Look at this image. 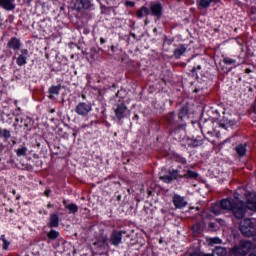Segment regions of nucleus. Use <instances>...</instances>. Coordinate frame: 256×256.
<instances>
[{"mask_svg": "<svg viewBox=\"0 0 256 256\" xmlns=\"http://www.w3.org/2000/svg\"><path fill=\"white\" fill-rule=\"evenodd\" d=\"M118 201H121V196H118Z\"/></svg>", "mask_w": 256, "mask_h": 256, "instance_id": "obj_44", "label": "nucleus"}, {"mask_svg": "<svg viewBox=\"0 0 256 256\" xmlns=\"http://www.w3.org/2000/svg\"><path fill=\"white\" fill-rule=\"evenodd\" d=\"M195 71H196V69H195V68H193V69H192V72H193V73H195Z\"/></svg>", "mask_w": 256, "mask_h": 256, "instance_id": "obj_43", "label": "nucleus"}, {"mask_svg": "<svg viewBox=\"0 0 256 256\" xmlns=\"http://www.w3.org/2000/svg\"><path fill=\"white\" fill-rule=\"evenodd\" d=\"M117 119H123L125 113H127V106L125 104H119L115 110Z\"/></svg>", "mask_w": 256, "mask_h": 256, "instance_id": "obj_10", "label": "nucleus"}, {"mask_svg": "<svg viewBox=\"0 0 256 256\" xmlns=\"http://www.w3.org/2000/svg\"><path fill=\"white\" fill-rule=\"evenodd\" d=\"M76 9H91V1L76 0Z\"/></svg>", "mask_w": 256, "mask_h": 256, "instance_id": "obj_11", "label": "nucleus"}, {"mask_svg": "<svg viewBox=\"0 0 256 256\" xmlns=\"http://www.w3.org/2000/svg\"><path fill=\"white\" fill-rule=\"evenodd\" d=\"M150 12L154 17H157L158 19L161 18V15H163V7L161 6V3H151Z\"/></svg>", "mask_w": 256, "mask_h": 256, "instance_id": "obj_5", "label": "nucleus"}, {"mask_svg": "<svg viewBox=\"0 0 256 256\" xmlns=\"http://www.w3.org/2000/svg\"><path fill=\"white\" fill-rule=\"evenodd\" d=\"M228 209H232L236 218H239V219H241L246 212L242 202H239L238 204H235V205H231V207Z\"/></svg>", "mask_w": 256, "mask_h": 256, "instance_id": "obj_4", "label": "nucleus"}, {"mask_svg": "<svg viewBox=\"0 0 256 256\" xmlns=\"http://www.w3.org/2000/svg\"><path fill=\"white\" fill-rule=\"evenodd\" d=\"M123 238V232L122 231H115L113 232L111 239H110V243H112V245H119L121 244V239Z\"/></svg>", "mask_w": 256, "mask_h": 256, "instance_id": "obj_9", "label": "nucleus"}, {"mask_svg": "<svg viewBox=\"0 0 256 256\" xmlns=\"http://www.w3.org/2000/svg\"><path fill=\"white\" fill-rule=\"evenodd\" d=\"M173 203L176 209H183V207L187 206V201H185V198L181 197L180 195H174Z\"/></svg>", "mask_w": 256, "mask_h": 256, "instance_id": "obj_7", "label": "nucleus"}, {"mask_svg": "<svg viewBox=\"0 0 256 256\" xmlns=\"http://www.w3.org/2000/svg\"><path fill=\"white\" fill-rule=\"evenodd\" d=\"M213 0H201L199 5H198V8L199 9H205L206 7H209V5H211V2Z\"/></svg>", "mask_w": 256, "mask_h": 256, "instance_id": "obj_20", "label": "nucleus"}, {"mask_svg": "<svg viewBox=\"0 0 256 256\" xmlns=\"http://www.w3.org/2000/svg\"><path fill=\"white\" fill-rule=\"evenodd\" d=\"M0 5L3 7V9H6L7 11H13V9H15V5H13V0H0Z\"/></svg>", "mask_w": 256, "mask_h": 256, "instance_id": "obj_13", "label": "nucleus"}, {"mask_svg": "<svg viewBox=\"0 0 256 256\" xmlns=\"http://www.w3.org/2000/svg\"><path fill=\"white\" fill-rule=\"evenodd\" d=\"M143 7H141L137 12H136V15L137 17H139L141 19V17H143Z\"/></svg>", "mask_w": 256, "mask_h": 256, "instance_id": "obj_31", "label": "nucleus"}, {"mask_svg": "<svg viewBox=\"0 0 256 256\" xmlns=\"http://www.w3.org/2000/svg\"><path fill=\"white\" fill-rule=\"evenodd\" d=\"M209 227H210V229H213L215 227V224L214 223H210Z\"/></svg>", "mask_w": 256, "mask_h": 256, "instance_id": "obj_36", "label": "nucleus"}, {"mask_svg": "<svg viewBox=\"0 0 256 256\" xmlns=\"http://www.w3.org/2000/svg\"><path fill=\"white\" fill-rule=\"evenodd\" d=\"M198 69H201V66H198Z\"/></svg>", "mask_w": 256, "mask_h": 256, "instance_id": "obj_47", "label": "nucleus"}, {"mask_svg": "<svg viewBox=\"0 0 256 256\" xmlns=\"http://www.w3.org/2000/svg\"><path fill=\"white\" fill-rule=\"evenodd\" d=\"M185 51H187V48H185V46H179L174 50V57H176V59H179V57H181V55H183Z\"/></svg>", "mask_w": 256, "mask_h": 256, "instance_id": "obj_17", "label": "nucleus"}, {"mask_svg": "<svg viewBox=\"0 0 256 256\" xmlns=\"http://www.w3.org/2000/svg\"><path fill=\"white\" fill-rule=\"evenodd\" d=\"M8 47L10 49H14V50H19L21 48V43L19 42V39L17 38H12L9 42H8Z\"/></svg>", "mask_w": 256, "mask_h": 256, "instance_id": "obj_14", "label": "nucleus"}, {"mask_svg": "<svg viewBox=\"0 0 256 256\" xmlns=\"http://www.w3.org/2000/svg\"><path fill=\"white\" fill-rule=\"evenodd\" d=\"M223 209H225V199H222L220 204L212 206V213H214V215H219Z\"/></svg>", "mask_w": 256, "mask_h": 256, "instance_id": "obj_12", "label": "nucleus"}, {"mask_svg": "<svg viewBox=\"0 0 256 256\" xmlns=\"http://www.w3.org/2000/svg\"><path fill=\"white\" fill-rule=\"evenodd\" d=\"M25 63H27V56L21 54L17 59V64L21 66L25 65Z\"/></svg>", "mask_w": 256, "mask_h": 256, "instance_id": "obj_24", "label": "nucleus"}, {"mask_svg": "<svg viewBox=\"0 0 256 256\" xmlns=\"http://www.w3.org/2000/svg\"><path fill=\"white\" fill-rule=\"evenodd\" d=\"M179 177V172L177 170H173L169 173V175L161 176V181H164V183H171V181L177 179Z\"/></svg>", "mask_w": 256, "mask_h": 256, "instance_id": "obj_8", "label": "nucleus"}, {"mask_svg": "<svg viewBox=\"0 0 256 256\" xmlns=\"http://www.w3.org/2000/svg\"><path fill=\"white\" fill-rule=\"evenodd\" d=\"M100 43L103 45V43H105V40L103 38H101Z\"/></svg>", "mask_w": 256, "mask_h": 256, "instance_id": "obj_38", "label": "nucleus"}, {"mask_svg": "<svg viewBox=\"0 0 256 256\" xmlns=\"http://www.w3.org/2000/svg\"><path fill=\"white\" fill-rule=\"evenodd\" d=\"M82 98H84V99H85V95H82Z\"/></svg>", "mask_w": 256, "mask_h": 256, "instance_id": "obj_46", "label": "nucleus"}, {"mask_svg": "<svg viewBox=\"0 0 256 256\" xmlns=\"http://www.w3.org/2000/svg\"><path fill=\"white\" fill-rule=\"evenodd\" d=\"M47 207H48V208H49V207H53V205H51V204H48V205H47Z\"/></svg>", "mask_w": 256, "mask_h": 256, "instance_id": "obj_41", "label": "nucleus"}, {"mask_svg": "<svg viewBox=\"0 0 256 256\" xmlns=\"http://www.w3.org/2000/svg\"><path fill=\"white\" fill-rule=\"evenodd\" d=\"M203 256H212L211 254H204Z\"/></svg>", "mask_w": 256, "mask_h": 256, "instance_id": "obj_42", "label": "nucleus"}, {"mask_svg": "<svg viewBox=\"0 0 256 256\" xmlns=\"http://www.w3.org/2000/svg\"><path fill=\"white\" fill-rule=\"evenodd\" d=\"M0 136L4 137V139H9L11 137V131L7 130V129H1L0 128Z\"/></svg>", "mask_w": 256, "mask_h": 256, "instance_id": "obj_23", "label": "nucleus"}, {"mask_svg": "<svg viewBox=\"0 0 256 256\" xmlns=\"http://www.w3.org/2000/svg\"><path fill=\"white\" fill-rule=\"evenodd\" d=\"M50 194H51V190H46V191L44 192V195H45L46 197H49Z\"/></svg>", "mask_w": 256, "mask_h": 256, "instance_id": "obj_34", "label": "nucleus"}, {"mask_svg": "<svg viewBox=\"0 0 256 256\" xmlns=\"http://www.w3.org/2000/svg\"><path fill=\"white\" fill-rule=\"evenodd\" d=\"M66 209H69L70 213H77L78 207L75 204L66 205Z\"/></svg>", "mask_w": 256, "mask_h": 256, "instance_id": "obj_26", "label": "nucleus"}, {"mask_svg": "<svg viewBox=\"0 0 256 256\" xmlns=\"http://www.w3.org/2000/svg\"><path fill=\"white\" fill-rule=\"evenodd\" d=\"M16 153L18 157L27 155V147L23 146L22 148H19Z\"/></svg>", "mask_w": 256, "mask_h": 256, "instance_id": "obj_25", "label": "nucleus"}, {"mask_svg": "<svg viewBox=\"0 0 256 256\" xmlns=\"http://www.w3.org/2000/svg\"><path fill=\"white\" fill-rule=\"evenodd\" d=\"M236 152L238 153L239 156H244L246 154V146L238 145L236 147Z\"/></svg>", "mask_w": 256, "mask_h": 256, "instance_id": "obj_21", "label": "nucleus"}, {"mask_svg": "<svg viewBox=\"0 0 256 256\" xmlns=\"http://www.w3.org/2000/svg\"><path fill=\"white\" fill-rule=\"evenodd\" d=\"M1 241H3V243H4L3 249H5V251H7L8 247H9V245H11V243H9V241H7V239H5V235H2Z\"/></svg>", "mask_w": 256, "mask_h": 256, "instance_id": "obj_28", "label": "nucleus"}, {"mask_svg": "<svg viewBox=\"0 0 256 256\" xmlns=\"http://www.w3.org/2000/svg\"><path fill=\"white\" fill-rule=\"evenodd\" d=\"M92 109L91 103L81 102L76 106V113L85 117Z\"/></svg>", "mask_w": 256, "mask_h": 256, "instance_id": "obj_3", "label": "nucleus"}, {"mask_svg": "<svg viewBox=\"0 0 256 256\" xmlns=\"http://www.w3.org/2000/svg\"><path fill=\"white\" fill-rule=\"evenodd\" d=\"M247 208L256 211V192L247 193Z\"/></svg>", "mask_w": 256, "mask_h": 256, "instance_id": "obj_6", "label": "nucleus"}, {"mask_svg": "<svg viewBox=\"0 0 256 256\" xmlns=\"http://www.w3.org/2000/svg\"><path fill=\"white\" fill-rule=\"evenodd\" d=\"M179 177H184L185 179H197L199 174L193 170H187L184 175H179Z\"/></svg>", "mask_w": 256, "mask_h": 256, "instance_id": "obj_15", "label": "nucleus"}, {"mask_svg": "<svg viewBox=\"0 0 256 256\" xmlns=\"http://www.w3.org/2000/svg\"><path fill=\"white\" fill-rule=\"evenodd\" d=\"M59 91H61V85L52 86L49 89V93L51 95H59Z\"/></svg>", "mask_w": 256, "mask_h": 256, "instance_id": "obj_19", "label": "nucleus"}, {"mask_svg": "<svg viewBox=\"0 0 256 256\" xmlns=\"http://www.w3.org/2000/svg\"><path fill=\"white\" fill-rule=\"evenodd\" d=\"M181 1V0H178V2Z\"/></svg>", "mask_w": 256, "mask_h": 256, "instance_id": "obj_48", "label": "nucleus"}, {"mask_svg": "<svg viewBox=\"0 0 256 256\" xmlns=\"http://www.w3.org/2000/svg\"><path fill=\"white\" fill-rule=\"evenodd\" d=\"M105 1H106V3H108V4H110V5H111V4L113 3V1H114V0H105Z\"/></svg>", "mask_w": 256, "mask_h": 256, "instance_id": "obj_37", "label": "nucleus"}, {"mask_svg": "<svg viewBox=\"0 0 256 256\" xmlns=\"http://www.w3.org/2000/svg\"><path fill=\"white\" fill-rule=\"evenodd\" d=\"M142 11H143L144 15H149L151 13V10H149V8H147L145 6L142 7Z\"/></svg>", "mask_w": 256, "mask_h": 256, "instance_id": "obj_30", "label": "nucleus"}, {"mask_svg": "<svg viewBox=\"0 0 256 256\" xmlns=\"http://www.w3.org/2000/svg\"><path fill=\"white\" fill-rule=\"evenodd\" d=\"M50 227H59V216L57 214L50 216Z\"/></svg>", "mask_w": 256, "mask_h": 256, "instance_id": "obj_16", "label": "nucleus"}, {"mask_svg": "<svg viewBox=\"0 0 256 256\" xmlns=\"http://www.w3.org/2000/svg\"><path fill=\"white\" fill-rule=\"evenodd\" d=\"M219 243H221V239L212 238V239H210L209 245H218Z\"/></svg>", "mask_w": 256, "mask_h": 256, "instance_id": "obj_29", "label": "nucleus"}, {"mask_svg": "<svg viewBox=\"0 0 256 256\" xmlns=\"http://www.w3.org/2000/svg\"><path fill=\"white\" fill-rule=\"evenodd\" d=\"M189 113V109H187V106H183L181 109H180V112H179V118L180 119H183V117H187V114Z\"/></svg>", "mask_w": 256, "mask_h": 256, "instance_id": "obj_22", "label": "nucleus"}, {"mask_svg": "<svg viewBox=\"0 0 256 256\" xmlns=\"http://www.w3.org/2000/svg\"><path fill=\"white\" fill-rule=\"evenodd\" d=\"M253 249L256 253V244L253 246V244L250 241H242L240 243V247L235 250V253H240L241 256L246 255V253H249V251Z\"/></svg>", "mask_w": 256, "mask_h": 256, "instance_id": "obj_2", "label": "nucleus"}, {"mask_svg": "<svg viewBox=\"0 0 256 256\" xmlns=\"http://www.w3.org/2000/svg\"><path fill=\"white\" fill-rule=\"evenodd\" d=\"M213 256H225V248L217 246L212 253Z\"/></svg>", "mask_w": 256, "mask_h": 256, "instance_id": "obj_18", "label": "nucleus"}, {"mask_svg": "<svg viewBox=\"0 0 256 256\" xmlns=\"http://www.w3.org/2000/svg\"><path fill=\"white\" fill-rule=\"evenodd\" d=\"M29 52L27 51V50H23L22 51V55H24V57H27V54H28Z\"/></svg>", "mask_w": 256, "mask_h": 256, "instance_id": "obj_35", "label": "nucleus"}, {"mask_svg": "<svg viewBox=\"0 0 256 256\" xmlns=\"http://www.w3.org/2000/svg\"><path fill=\"white\" fill-rule=\"evenodd\" d=\"M240 231L244 236L256 240V219H245L240 223Z\"/></svg>", "mask_w": 256, "mask_h": 256, "instance_id": "obj_1", "label": "nucleus"}, {"mask_svg": "<svg viewBox=\"0 0 256 256\" xmlns=\"http://www.w3.org/2000/svg\"><path fill=\"white\" fill-rule=\"evenodd\" d=\"M225 203H226V205H227V204H231V201L225 200Z\"/></svg>", "mask_w": 256, "mask_h": 256, "instance_id": "obj_39", "label": "nucleus"}, {"mask_svg": "<svg viewBox=\"0 0 256 256\" xmlns=\"http://www.w3.org/2000/svg\"><path fill=\"white\" fill-rule=\"evenodd\" d=\"M59 237V232L52 230L48 233V239H57Z\"/></svg>", "mask_w": 256, "mask_h": 256, "instance_id": "obj_27", "label": "nucleus"}, {"mask_svg": "<svg viewBox=\"0 0 256 256\" xmlns=\"http://www.w3.org/2000/svg\"><path fill=\"white\" fill-rule=\"evenodd\" d=\"M246 73H251V70H249V68H247V70H246Z\"/></svg>", "mask_w": 256, "mask_h": 256, "instance_id": "obj_40", "label": "nucleus"}, {"mask_svg": "<svg viewBox=\"0 0 256 256\" xmlns=\"http://www.w3.org/2000/svg\"><path fill=\"white\" fill-rule=\"evenodd\" d=\"M126 5H127V7H134L135 6V2L126 1Z\"/></svg>", "mask_w": 256, "mask_h": 256, "instance_id": "obj_33", "label": "nucleus"}, {"mask_svg": "<svg viewBox=\"0 0 256 256\" xmlns=\"http://www.w3.org/2000/svg\"><path fill=\"white\" fill-rule=\"evenodd\" d=\"M221 127H225V124H220Z\"/></svg>", "mask_w": 256, "mask_h": 256, "instance_id": "obj_45", "label": "nucleus"}, {"mask_svg": "<svg viewBox=\"0 0 256 256\" xmlns=\"http://www.w3.org/2000/svg\"><path fill=\"white\" fill-rule=\"evenodd\" d=\"M100 239H101L102 243L107 245V241H109V239L107 238V235H102V237Z\"/></svg>", "mask_w": 256, "mask_h": 256, "instance_id": "obj_32", "label": "nucleus"}]
</instances>
